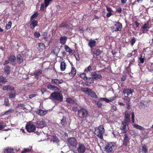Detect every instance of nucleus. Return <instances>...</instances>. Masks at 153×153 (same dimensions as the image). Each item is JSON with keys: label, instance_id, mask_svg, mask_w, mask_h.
Segmentation results:
<instances>
[{"label": "nucleus", "instance_id": "nucleus-32", "mask_svg": "<svg viewBox=\"0 0 153 153\" xmlns=\"http://www.w3.org/2000/svg\"><path fill=\"white\" fill-rule=\"evenodd\" d=\"M81 91L86 94H88L91 92V89L88 88H81Z\"/></svg>", "mask_w": 153, "mask_h": 153}, {"label": "nucleus", "instance_id": "nucleus-4", "mask_svg": "<svg viewBox=\"0 0 153 153\" xmlns=\"http://www.w3.org/2000/svg\"><path fill=\"white\" fill-rule=\"evenodd\" d=\"M115 144L112 143L106 144L104 146V151L106 152L110 153L114 149Z\"/></svg>", "mask_w": 153, "mask_h": 153}, {"label": "nucleus", "instance_id": "nucleus-37", "mask_svg": "<svg viewBox=\"0 0 153 153\" xmlns=\"http://www.w3.org/2000/svg\"><path fill=\"white\" fill-rule=\"evenodd\" d=\"M141 147L142 148V150L143 152L144 153H146L147 152L148 148L146 146V145H142Z\"/></svg>", "mask_w": 153, "mask_h": 153}, {"label": "nucleus", "instance_id": "nucleus-45", "mask_svg": "<svg viewBox=\"0 0 153 153\" xmlns=\"http://www.w3.org/2000/svg\"><path fill=\"white\" fill-rule=\"evenodd\" d=\"M128 141V138L127 134H125L124 137V142L126 143Z\"/></svg>", "mask_w": 153, "mask_h": 153}, {"label": "nucleus", "instance_id": "nucleus-3", "mask_svg": "<svg viewBox=\"0 0 153 153\" xmlns=\"http://www.w3.org/2000/svg\"><path fill=\"white\" fill-rule=\"evenodd\" d=\"M36 126L31 122H27L25 126L27 131L29 133L34 132L36 130Z\"/></svg>", "mask_w": 153, "mask_h": 153}, {"label": "nucleus", "instance_id": "nucleus-33", "mask_svg": "<svg viewBox=\"0 0 153 153\" xmlns=\"http://www.w3.org/2000/svg\"><path fill=\"white\" fill-rule=\"evenodd\" d=\"M52 140L54 143H57L59 142V140L56 135H53L51 137Z\"/></svg>", "mask_w": 153, "mask_h": 153}, {"label": "nucleus", "instance_id": "nucleus-31", "mask_svg": "<svg viewBox=\"0 0 153 153\" xmlns=\"http://www.w3.org/2000/svg\"><path fill=\"white\" fill-rule=\"evenodd\" d=\"M66 118L63 117L62 119L61 120L59 124L61 126H65L67 124V121L66 120Z\"/></svg>", "mask_w": 153, "mask_h": 153}, {"label": "nucleus", "instance_id": "nucleus-34", "mask_svg": "<svg viewBox=\"0 0 153 153\" xmlns=\"http://www.w3.org/2000/svg\"><path fill=\"white\" fill-rule=\"evenodd\" d=\"M39 15L38 13L36 12L33 14L30 17V20H34L33 19L36 18Z\"/></svg>", "mask_w": 153, "mask_h": 153}, {"label": "nucleus", "instance_id": "nucleus-57", "mask_svg": "<svg viewBox=\"0 0 153 153\" xmlns=\"http://www.w3.org/2000/svg\"><path fill=\"white\" fill-rule=\"evenodd\" d=\"M72 110L74 111V112H76V111H78V107L77 106H73L72 107Z\"/></svg>", "mask_w": 153, "mask_h": 153}, {"label": "nucleus", "instance_id": "nucleus-36", "mask_svg": "<svg viewBox=\"0 0 153 153\" xmlns=\"http://www.w3.org/2000/svg\"><path fill=\"white\" fill-rule=\"evenodd\" d=\"M14 111V110H12L11 109H9L7 111H5L3 114V115H8Z\"/></svg>", "mask_w": 153, "mask_h": 153}, {"label": "nucleus", "instance_id": "nucleus-15", "mask_svg": "<svg viewBox=\"0 0 153 153\" xmlns=\"http://www.w3.org/2000/svg\"><path fill=\"white\" fill-rule=\"evenodd\" d=\"M2 90L4 91H14V87L9 85L4 86L2 88Z\"/></svg>", "mask_w": 153, "mask_h": 153}, {"label": "nucleus", "instance_id": "nucleus-49", "mask_svg": "<svg viewBox=\"0 0 153 153\" xmlns=\"http://www.w3.org/2000/svg\"><path fill=\"white\" fill-rule=\"evenodd\" d=\"M130 122V119L129 118H125L124 120V121L122 122V123H124L126 124H127L129 123Z\"/></svg>", "mask_w": 153, "mask_h": 153}, {"label": "nucleus", "instance_id": "nucleus-27", "mask_svg": "<svg viewBox=\"0 0 153 153\" xmlns=\"http://www.w3.org/2000/svg\"><path fill=\"white\" fill-rule=\"evenodd\" d=\"M43 72V70L41 69H37L33 73L34 76H39L42 74Z\"/></svg>", "mask_w": 153, "mask_h": 153}, {"label": "nucleus", "instance_id": "nucleus-13", "mask_svg": "<svg viewBox=\"0 0 153 153\" xmlns=\"http://www.w3.org/2000/svg\"><path fill=\"white\" fill-rule=\"evenodd\" d=\"M79 148L77 149L78 152L81 153H84L86 149L84 145L80 143H79Z\"/></svg>", "mask_w": 153, "mask_h": 153}, {"label": "nucleus", "instance_id": "nucleus-16", "mask_svg": "<svg viewBox=\"0 0 153 153\" xmlns=\"http://www.w3.org/2000/svg\"><path fill=\"white\" fill-rule=\"evenodd\" d=\"M92 76L91 77L87 78V82L90 83H92L94 82V79H96V72H94V73L93 75L92 74V73H91Z\"/></svg>", "mask_w": 153, "mask_h": 153}, {"label": "nucleus", "instance_id": "nucleus-50", "mask_svg": "<svg viewBox=\"0 0 153 153\" xmlns=\"http://www.w3.org/2000/svg\"><path fill=\"white\" fill-rule=\"evenodd\" d=\"M137 52V50H134L133 51H132V52L131 53H129L127 54V56L128 57H129L133 55H134L135 54V52Z\"/></svg>", "mask_w": 153, "mask_h": 153}, {"label": "nucleus", "instance_id": "nucleus-30", "mask_svg": "<svg viewBox=\"0 0 153 153\" xmlns=\"http://www.w3.org/2000/svg\"><path fill=\"white\" fill-rule=\"evenodd\" d=\"M7 82L6 78L2 76H0V86L2 85V84Z\"/></svg>", "mask_w": 153, "mask_h": 153}, {"label": "nucleus", "instance_id": "nucleus-52", "mask_svg": "<svg viewBox=\"0 0 153 153\" xmlns=\"http://www.w3.org/2000/svg\"><path fill=\"white\" fill-rule=\"evenodd\" d=\"M34 36L36 38H38L40 36V34L39 32L36 31L34 33Z\"/></svg>", "mask_w": 153, "mask_h": 153}, {"label": "nucleus", "instance_id": "nucleus-48", "mask_svg": "<svg viewBox=\"0 0 153 153\" xmlns=\"http://www.w3.org/2000/svg\"><path fill=\"white\" fill-rule=\"evenodd\" d=\"M139 107L141 109H143L145 108V105L144 104L143 101H142L140 103Z\"/></svg>", "mask_w": 153, "mask_h": 153}, {"label": "nucleus", "instance_id": "nucleus-21", "mask_svg": "<svg viewBox=\"0 0 153 153\" xmlns=\"http://www.w3.org/2000/svg\"><path fill=\"white\" fill-rule=\"evenodd\" d=\"M4 71L5 74L8 75L10 73V68L9 66L6 65L4 68Z\"/></svg>", "mask_w": 153, "mask_h": 153}, {"label": "nucleus", "instance_id": "nucleus-12", "mask_svg": "<svg viewBox=\"0 0 153 153\" xmlns=\"http://www.w3.org/2000/svg\"><path fill=\"white\" fill-rule=\"evenodd\" d=\"M8 59L12 65L16 64V59L15 56L13 55H10L8 57Z\"/></svg>", "mask_w": 153, "mask_h": 153}, {"label": "nucleus", "instance_id": "nucleus-64", "mask_svg": "<svg viewBox=\"0 0 153 153\" xmlns=\"http://www.w3.org/2000/svg\"><path fill=\"white\" fill-rule=\"evenodd\" d=\"M36 95V94H31L29 96V98L30 99H31L33 98V97H35Z\"/></svg>", "mask_w": 153, "mask_h": 153}, {"label": "nucleus", "instance_id": "nucleus-1", "mask_svg": "<svg viewBox=\"0 0 153 153\" xmlns=\"http://www.w3.org/2000/svg\"><path fill=\"white\" fill-rule=\"evenodd\" d=\"M49 98L50 99L58 101L60 102L63 101V96L60 93L57 92H54L51 94Z\"/></svg>", "mask_w": 153, "mask_h": 153}, {"label": "nucleus", "instance_id": "nucleus-47", "mask_svg": "<svg viewBox=\"0 0 153 153\" xmlns=\"http://www.w3.org/2000/svg\"><path fill=\"white\" fill-rule=\"evenodd\" d=\"M52 0H45L44 1V3L45 4V7H47L49 4L50 2Z\"/></svg>", "mask_w": 153, "mask_h": 153}, {"label": "nucleus", "instance_id": "nucleus-58", "mask_svg": "<svg viewBox=\"0 0 153 153\" xmlns=\"http://www.w3.org/2000/svg\"><path fill=\"white\" fill-rule=\"evenodd\" d=\"M106 10L108 12H113V11L111 8L108 7L106 6Z\"/></svg>", "mask_w": 153, "mask_h": 153}, {"label": "nucleus", "instance_id": "nucleus-25", "mask_svg": "<svg viewBox=\"0 0 153 153\" xmlns=\"http://www.w3.org/2000/svg\"><path fill=\"white\" fill-rule=\"evenodd\" d=\"M142 31L143 33H145L146 32L149 28V25L148 23L145 24L142 27Z\"/></svg>", "mask_w": 153, "mask_h": 153}, {"label": "nucleus", "instance_id": "nucleus-60", "mask_svg": "<svg viewBox=\"0 0 153 153\" xmlns=\"http://www.w3.org/2000/svg\"><path fill=\"white\" fill-rule=\"evenodd\" d=\"M116 97L115 96L111 97L109 99V100L110 102H111L112 101H114L115 99L116 98Z\"/></svg>", "mask_w": 153, "mask_h": 153}, {"label": "nucleus", "instance_id": "nucleus-43", "mask_svg": "<svg viewBox=\"0 0 153 153\" xmlns=\"http://www.w3.org/2000/svg\"><path fill=\"white\" fill-rule=\"evenodd\" d=\"M12 25V22L10 21L8 24L6 25L5 27L6 29L7 30H8L10 29Z\"/></svg>", "mask_w": 153, "mask_h": 153}, {"label": "nucleus", "instance_id": "nucleus-19", "mask_svg": "<svg viewBox=\"0 0 153 153\" xmlns=\"http://www.w3.org/2000/svg\"><path fill=\"white\" fill-rule=\"evenodd\" d=\"M4 153H14V149L11 147H8L5 148L4 150Z\"/></svg>", "mask_w": 153, "mask_h": 153}, {"label": "nucleus", "instance_id": "nucleus-28", "mask_svg": "<svg viewBox=\"0 0 153 153\" xmlns=\"http://www.w3.org/2000/svg\"><path fill=\"white\" fill-rule=\"evenodd\" d=\"M69 26L67 22H62L59 24V27L61 28H67L69 27Z\"/></svg>", "mask_w": 153, "mask_h": 153}, {"label": "nucleus", "instance_id": "nucleus-62", "mask_svg": "<svg viewBox=\"0 0 153 153\" xmlns=\"http://www.w3.org/2000/svg\"><path fill=\"white\" fill-rule=\"evenodd\" d=\"M139 59L140 61V62L142 63H143V62H144V58L142 57V55H141V56H140V58Z\"/></svg>", "mask_w": 153, "mask_h": 153}, {"label": "nucleus", "instance_id": "nucleus-59", "mask_svg": "<svg viewBox=\"0 0 153 153\" xmlns=\"http://www.w3.org/2000/svg\"><path fill=\"white\" fill-rule=\"evenodd\" d=\"M136 40L134 38H133L131 41V45L133 46Z\"/></svg>", "mask_w": 153, "mask_h": 153}, {"label": "nucleus", "instance_id": "nucleus-56", "mask_svg": "<svg viewBox=\"0 0 153 153\" xmlns=\"http://www.w3.org/2000/svg\"><path fill=\"white\" fill-rule=\"evenodd\" d=\"M25 106V105L24 104H18V107H21V108H23V109H24H24H26L25 108H24Z\"/></svg>", "mask_w": 153, "mask_h": 153}, {"label": "nucleus", "instance_id": "nucleus-7", "mask_svg": "<svg viewBox=\"0 0 153 153\" xmlns=\"http://www.w3.org/2000/svg\"><path fill=\"white\" fill-rule=\"evenodd\" d=\"M36 126L37 128H42L46 126V123L43 120L36 121L35 122Z\"/></svg>", "mask_w": 153, "mask_h": 153}, {"label": "nucleus", "instance_id": "nucleus-29", "mask_svg": "<svg viewBox=\"0 0 153 153\" xmlns=\"http://www.w3.org/2000/svg\"><path fill=\"white\" fill-rule=\"evenodd\" d=\"M60 68L61 71H63L65 70L66 68V65L65 62L62 61L61 62Z\"/></svg>", "mask_w": 153, "mask_h": 153}, {"label": "nucleus", "instance_id": "nucleus-24", "mask_svg": "<svg viewBox=\"0 0 153 153\" xmlns=\"http://www.w3.org/2000/svg\"><path fill=\"white\" fill-rule=\"evenodd\" d=\"M76 74V69L72 67L71 71L69 74V75L70 76L73 77L75 76Z\"/></svg>", "mask_w": 153, "mask_h": 153}, {"label": "nucleus", "instance_id": "nucleus-41", "mask_svg": "<svg viewBox=\"0 0 153 153\" xmlns=\"http://www.w3.org/2000/svg\"><path fill=\"white\" fill-rule=\"evenodd\" d=\"M31 150L32 149H30L29 148L24 149V150L21 153H29L31 151Z\"/></svg>", "mask_w": 153, "mask_h": 153}, {"label": "nucleus", "instance_id": "nucleus-8", "mask_svg": "<svg viewBox=\"0 0 153 153\" xmlns=\"http://www.w3.org/2000/svg\"><path fill=\"white\" fill-rule=\"evenodd\" d=\"M67 141L70 145L73 147H75L77 144L76 139L74 137H68Z\"/></svg>", "mask_w": 153, "mask_h": 153}, {"label": "nucleus", "instance_id": "nucleus-11", "mask_svg": "<svg viewBox=\"0 0 153 153\" xmlns=\"http://www.w3.org/2000/svg\"><path fill=\"white\" fill-rule=\"evenodd\" d=\"M52 83L58 85L60 84L63 83L64 81L63 80L59 79H52L51 81Z\"/></svg>", "mask_w": 153, "mask_h": 153}, {"label": "nucleus", "instance_id": "nucleus-17", "mask_svg": "<svg viewBox=\"0 0 153 153\" xmlns=\"http://www.w3.org/2000/svg\"><path fill=\"white\" fill-rule=\"evenodd\" d=\"M47 87L48 89L51 91H57L59 90V89L57 87L51 84H48L47 86Z\"/></svg>", "mask_w": 153, "mask_h": 153}, {"label": "nucleus", "instance_id": "nucleus-42", "mask_svg": "<svg viewBox=\"0 0 153 153\" xmlns=\"http://www.w3.org/2000/svg\"><path fill=\"white\" fill-rule=\"evenodd\" d=\"M66 101L68 103H71L72 104L74 103L75 102V101L74 100L70 98H68L67 99Z\"/></svg>", "mask_w": 153, "mask_h": 153}, {"label": "nucleus", "instance_id": "nucleus-23", "mask_svg": "<svg viewBox=\"0 0 153 153\" xmlns=\"http://www.w3.org/2000/svg\"><path fill=\"white\" fill-rule=\"evenodd\" d=\"M37 48L39 51H42L45 49V45L42 43H39L38 44Z\"/></svg>", "mask_w": 153, "mask_h": 153}, {"label": "nucleus", "instance_id": "nucleus-18", "mask_svg": "<svg viewBox=\"0 0 153 153\" xmlns=\"http://www.w3.org/2000/svg\"><path fill=\"white\" fill-rule=\"evenodd\" d=\"M67 39V37L65 36L61 37L59 39V41L60 43L62 45H65L66 43Z\"/></svg>", "mask_w": 153, "mask_h": 153}, {"label": "nucleus", "instance_id": "nucleus-2", "mask_svg": "<svg viewBox=\"0 0 153 153\" xmlns=\"http://www.w3.org/2000/svg\"><path fill=\"white\" fill-rule=\"evenodd\" d=\"M88 114L87 110L83 107L78 109L77 115L80 118L82 119L86 117Z\"/></svg>", "mask_w": 153, "mask_h": 153}, {"label": "nucleus", "instance_id": "nucleus-10", "mask_svg": "<svg viewBox=\"0 0 153 153\" xmlns=\"http://www.w3.org/2000/svg\"><path fill=\"white\" fill-rule=\"evenodd\" d=\"M38 25V21L36 20H30V26L31 29H33Z\"/></svg>", "mask_w": 153, "mask_h": 153}, {"label": "nucleus", "instance_id": "nucleus-44", "mask_svg": "<svg viewBox=\"0 0 153 153\" xmlns=\"http://www.w3.org/2000/svg\"><path fill=\"white\" fill-rule=\"evenodd\" d=\"M88 94L91 97L95 98L96 97V94L94 92H92L91 89V92H89Z\"/></svg>", "mask_w": 153, "mask_h": 153}, {"label": "nucleus", "instance_id": "nucleus-5", "mask_svg": "<svg viewBox=\"0 0 153 153\" xmlns=\"http://www.w3.org/2000/svg\"><path fill=\"white\" fill-rule=\"evenodd\" d=\"M95 45L96 41L94 40H90L88 43V45L91 48V51L93 58H95L96 56V51L93 48Z\"/></svg>", "mask_w": 153, "mask_h": 153}, {"label": "nucleus", "instance_id": "nucleus-53", "mask_svg": "<svg viewBox=\"0 0 153 153\" xmlns=\"http://www.w3.org/2000/svg\"><path fill=\"white\" fill-rule=\"evenodd\" d=\"M16 94L14 93H10L9 95V96L10 98H14L16 97Z\"/></svg>", "mask_w": 153, "mask_h": 153}, {"label": "nucleus", "instance_id": "nucleus-26", "mask_svg": "<svg viewBox=\"0 0 153 153\" xmlns=\"http://www.w3.org/2000/svg\"><path fill=\"white\" fill-rule=\"evenodd\" d=\"M37 113L39 115L43 116L47 114V111H46L39 109L37 111Z\"/></svg>", "mask_w": 153, "mask_h": 153}, {"label": "nucleus", "instance_id": "nucleus-9", "mask_svg": "<svg viewBox=\"0 0 153 153\" xmlns=\"http://www.w3.org/2000/svg\"><path fill=\"white\" fill-rule=\"evenodd\" d=\"M97 129L98 132L96 135L101 139H102L103 138V134L105 131L104 128L102 126H100L98 127Z\"/></svg>", "mask_w": 153, "mask_h": 153}, {"label": "nucleus", "instance_id": "nucleus-61", "mask_svg": "<svg viewBox=\"0 0 153 153\" xmlns=\"http://www.w3.org/2000/svg\"><path fill=\"white\" fill-rule=\"evenodd\" d=\"M45 8V5L44 4H42L41 5L40 7V10L41 11H43L44 10Z\"/></svg>", "mask_w": 153, "mask_h": 153}, {"label": "nucleus", "instance_id": "nucleus-39", "mask_svg": "<svg viewBox=\"0 0 153 153\" xmlns=\"http://www.w3.org/2000/svg\"><path fill=\"white\" fill-rule=\"evenodd\" d=\"M133 126L134 128L140 130H143L144 129V128L143 127L137 124H134L133 125Z\"/></svg>", "mask_w": 153, "mask_h": 153}, {"label": "nucleus", "instance_id": "nucleus-54", "mask_svg": "<svg viewBox=\"0 0 153 153\" xmlns=\"http://www.w3.org/2000/svg\"><path fill=\"white\" fill-rule=\"evenodd\" d=\"M77 30L80 31V33H83L84 31V30L83 29V27H79V28H78Z\"/></svg>", "mask_w": 153, "mask_h": 153}, {"label": "nucleus", "instance_id": "nucleus-35", "mask_svg": "<svg viewBox=\"0 0 153 153\" xmlns=\"http://www.w3.org/2000/svg\"><path fill=\"white\" fill-rule=\"evenodd\" d=\"M65 49V51L68 52L69 54H71L72 53V50L67 45H65L64 46Z\"/></svg>", "mask_w": 153, "mask_h": 153}, {"label": "nucleus", "instance_id": "nucleus-20", "mask_svg": "<svg viewBox=\"0 0 153 153\" xmlns=\"http://www.w3.org/2000/svg\"><path fill=\"white\" fill-rule=\"evenodd\" d=\"M134 91L133 89H126L123 90V93L124 94H126L128 96L130 94H132Z\"/></svg>", "mask_w": 153, "mask_h": 153}, {"label": "nucleus", "instance_id": "nucleus-55", "mask_svg": "<svg viewBox=\"0 0 153 153\" xmlns=\"http://www.w3.org/2000/svg\"><path fill=\"white\" fill-rule=\"evenodd\" d=\"M4 123L2 122H0V130L4 128Z\"/></svg>", "mask_w": 153, "mask_h": 153}, {"label": "nucleus", "instance_id": "nucleus-40", "mask_svg": "<svg viewBox=\"0 0 153 153\" xmlns=\"http://www.w3.org/2000/svg\"><path fill=\"white\" fill-rule=\"evenodd\" d=\"M86 73H82L80 75V77L83 79L84 80H86L87 79V77L86 76Z\"/></svg>", "mask_w": 153, "mask_h": 153}, {"label": "nucleus", "instance_id": "nucleus-14", "mask_svg": "<svg viewBox=\"0 0 153 153\" xmlns=\"http://www.w3.org/2000/svg\"><path fill=\"white\" fill-rule=\"evenodd\" d=\"M124 123H122V124L120 127V129L121 130L122 133H125L127 131V129L126 127V125Z\"/></svg>", "mask_w": 153, "mask_h": 153}, {"label": "nucleus", "instance_id": "nucleus-63", "mask_svg": "<svg viewBox=\"0 0 153 153\" xmlns=\"http://www.w3.org/2000/svg\"><path fill=\"white\" fill-rule=\"evenodd\" d=\"M112 12H108L106 14V16L108 17H110L112 14Z\"/></svg>", "mask_w": 153, "mask_h": 153}, {"label": "nucleus", "instance_id": "nucleus-38", "mask_svg": "<svg viewBox=\"0 0 153 153\" xmlns=\"http://www.w3.org/2000/svg\"><path fill=\"white\" fill-rule=\"evenodd\" d=\"M4 104L5 106H8L10 105V104L9 103V100L7 98H6L4 100Z\"/></svg>", "mask_w": 153, "mask_h": 153}, {"label": "nucleus", "instance_id": "nucleus-46", "mask_svg": "<svg viewBox=\"0 0 153 153\" xmlns=\"http://www.w3.org/2000/svg\"><path fill=\"white\" fill-rule=\"evenodd\" d=\"M92 70V68L90 66H89L86 69L85 71L84 72L85 73H87L88 72H90Z\"/></svg>", "mask_w": 153, "mask_h": 153}, {"label": "nucleus", "instance_id": "nucleus-6", "mask_svg": "<svg viewBox=\"0 0 153 153\" xmlns=\"http://www.w3.org/2000/svg\"><path fill=\"white\" fill-rule=\"evenodd\" d=\"M122 27V24L119 22H117L114 24V25L111 27V30L113 31H120L121 30Z\"/></svg>", "mask_w": 153, "mask_h": 153}, {"label": "nucleus", "instance_id": "nucleus-51", "mask_svg": "<svg viewBox=\"0 0 153 153\" xmlns=\"http://www.w3.org/2000/svg\"><path fill=\"white\" fill-rule=\"evenodd\" d=\"M100 101H105L107 102H110L109 101L110 100H109V99H108L105 98H101L100 99Z\"/></svg>", "mask_w": 153, "mask_h": 153}, {"label": "nucleus", "instance_id": "nucleus-22", "mask_svg": "<svg viewBox=\"0 0 153 153\" xmlns=\"http://www.w3.org/2000/svg\"><path fill=\"white\" fill-rule=\"evenodd\" d=\"M16 59L18 64H20L22 63L24 59L22 56L20 54H18L16 57Z\"/></svg>", "mask_w": 153, "mask_h": 153}]
</instances>
